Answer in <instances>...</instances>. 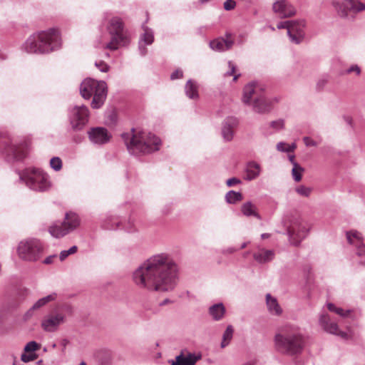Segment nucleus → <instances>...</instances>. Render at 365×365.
<instances>
[{"label":"nucleus","mask_w":365,"mask_h":365,"mask_svg":"<svg viewBox=\"0 0 365 365\" xmlns=\"http://www.w3.org/2000/svg\"><path fill=\"white\" fill-rule=\"evenodd\" d=\"M272 10L282 18H289L296 14L295 8L287 0H275Z\"/></svg>","instance_id":"f3484780"},{"label":"nucleus","mask_w":365,"mask_h":365,"mask_svg":"<svg viewBox=\"0 0 365 365\" xmlns=\"http://www.w3.org/2000/svg\"><path fill=\"white\" fill-rule=\"evenodd\" d=\"M260 165L255 161H250L247 164L245 169L246 175L244 178L248 181L253 180L260 175Z\"/></svg>","instance_id":"cd10ccee"},{"label":"nucleus","mask_w":365,"mask_h":365,"mask_svg":"<svg viewBox=\"0 0 365 365\" xmlns=\"http://www.w3.org/2000/svg\"><path fill=\"white\" fill-rule=\"evenodd\" d=\"M304 169L300 166L298 163H294V166L292 170V175L293 179L296 182H299L302 180V174L304 172Z\"/></svg>","instance_id":"c9c22d12"},{"label":"nucleus","mask_w":365,"mask_h":365,"mask_svg":"<svg viewBox=\"0 0 365 365\" xmlns=\"http://www.w3.org/2000/svg\"><path fill=\"white\" fill-rule=\"evenodd\" d=\"M41 345L35 341L28 342L24 346V351L27 353H34L35 351L39 349Z\"/></svg>","instance_id":"4c0bfd02"},{"label":"nucleus","mask_w":365,"mask_h":365,"mask_svg":"<svg viewBox=\"0 0 365 365\" xmlns=\"http://www.w3.org/2000/svg\"><path fill=\"white\" fill-rule=\"evenodd\" d=\"M241 183V180L237 178H232L227 180L226 185L228 187H232L235 185Z\"/></svg>","instance_id":"8fccbe9b"},{"label":"nucleus","mask_w":365,"mask_h":365,"mask_svg":"<svg viewBox=\"0 0 365 365\" xmlns=\"http://www.w3.org/2000/svg\"><path fill=\"white\" fill-rule=\"evenodd\" d=\"M4 152L9 156L16 160L24 159L27 155V149L25 144L17 145L9 143L4 147Z\"/></svg>","instance_id":"412c9836"},{"label":"nucleus","mask_w":365,"mask_h":365,"mask_svg":"<svg viewBox=\"0 0 365 365\" xmlns=\"http://www.w3.org/2000/svg\"><path fill=\"white\" fill-rule=\"evenodd\" d=\"M87 133L90 141L97 145L106 144L111 138L108 130L103 127L91 128Z\"/></svg>","instance_id":"2eb2a0df"},{"label":"nucleus","mask_w":365,"mask_h":365,"mask_svg":"<svg viewBox=\"0 0 365 365\" xmlns=\"http://www.w3.org/2000/svg\"><path fill=\"white\" fill-rule=\"evenodd\" d=\"M303 141L307 147H316L318 145L315 140L308 136L304 137Z\"/></svg>","instance_id":"49530a36"},{"label":"nucleus","mask_w":365,"mask_h":365,"mask_svg":"<svg viewBox=\"0 0 365 365\" xmlns=\"http://www.w3.org/2000/svg\"><path fill=\"white\" fill-rule=\"evenodd\" d=\"M171 303V301L169 299H165L160 303V306H164L167 304Z\"/></svg>","instance_id":"4d7b16f0"},{"label":"nucleus","mask_w":365,"mask_h":365,"mask_svg":"<svg viewBox=\"0 0 365 365\" xmlns=\"http://www.w3.org/2000/svg\"><path fill=\"white\" fill-rule=\"evenodd\" d=\"M73 312L70 304H63L43 318L41 327L46 332H55L66 322L67 316L72 315Z\"/></svg>","instance_id":"0eeeda50"},{"label":"nucleus","mask_w":365,"mask_h":365,"mask_svg":"<svg viewBox=\"0 0 365 365\" xmlns=\"http://www.w3.org/2000/svg\"><path fill=\"white\" fill-rule=\"evenodd\" d=\"M242 365H254V364L251 361H249V362H246V363L243 364Z\"/></svg>","instance_id":"774afa93"},{"label":"nucleus","mask_w":365,"mask_h":365,"mask_svg":"<svg viewBox=\"0 0 365 365\" xmlns=\"http://www.w3.org/2000/svg\"><path fill=\"white\" fill-rule=\"evenodd\" d=\"M110 23H115V24H118V23H122V22H121V20H120L119 19H118V18H114L113 19H112V21H111Z\"/></svg>","instance_id":"052dcab7"},{"label":"nucleus","mask_w":365,"mask_h":365,"mask_svg":"<svg viewBox=\"0 0 365 365\" xmlns=\"http://www.w3.org/2000/svg\"><path fill=\"white\" fill-rule=\"evenodd\" d=\"M233 45L231 34H227V38H219L210 42V48L216 51H224L230 49Z\"/></svg>","instance_id":"393cba45"},{"label":"nucleus","mask_w":365,"mask_h":365,"mask_svg":"<svg viewBox=\"0 0 365 365\" xmlns=\"http://www.w3.org/2000/svg\"><path fill=\"white\" fill-rule=\"evenodd\" d=\"M327 81L324 79L319 80L317 82V87L319 90H322L324 86L326 85Z\"/></svg>","instance_id":"6e6d98bb"},{"label":"nucleus","mask_w":365,"mask_h":365,"mask_svg":"<svg viewBox=\"0 0 365 365\" xmlns=\"http://www.w3.org/2000/svg\"><path fill=\"white\" fill-rule=\"evenodd\" d=\"M185 93L187 98L197 99L199 93L197 83L191 79L188 80L185 86Z\"/></svg>","instance_id":"2f4dec72"},{"label":"nucleus","mask_w":365,"mask_h":365,"mask_svg":"<svg viewBox=\"0 0 365 365\" xmlns=\"http://www.w3.org/2000/svg\"><path fill=\"white\" fill-rule=\"evenodd\" d=\"M36 358V354L34 353H24L21 354V359L24 362H29Z\"/></svg>","instance_id":"37998d69"},{"label":"nucleus","mask_w":365,"mask_h":365,"mask_svg":"<svg viewBox=\"0 0 365 365\" xmlns=\"http://www.w3.org/2000/svg\"><path fill=\"white\" fill-rule=\"evenodd\" d=\"M270 127L273 128L275 131L282 130L284 127V121L283 119L273 120L270 123Z\"/></svg>","instance_id":"a19ab883"},{"label":"nucleus","mask_w":365,"mask_h":365,"mask_svg":"<svg viewBox=\"0 0 365 365\" xmlns=\"http://www.w3.org/2000/svg\"><path fill=\"white\" fill-rule=\"evenodd\" d=\"M183 72L180 69H177L173 71L170 75L171 80H176L182 78Z\"/></svg>","instance_id":"de8ad7c7"},{"label":"nucleus","mask_w":365,"mask_h":365,"mask_svg":"<svg viewBox=\"0 0 365 365\" xmlns=\"http://www.w3.org/2000/svg\"><path fill=\"white\" fill-rule=\"evenodd\" d=\"M239 120L234 116L227 117L222 123L221 134L225 141L230 142L233 139L235 129L237 127Z\"/></svg>","instance_id":"aec40b11"},{"label":"nucleus","mask_w":365,"mask_h":365,"mask_svg":"<svg viewBox=\"0 0 365 365\" xmlns=\"http://www.w3.org/2000/svg\"><path fill=\"white\" fill-rule=\"evenodd\" d=\"M95 66L101 71V72H107L109 70V66L104 61H101L95 63Z\"/></svg>","instance_id":"c03bdc74"},{"label":"nucleus","mask_w":365,"mask_h":365,"mask_svg":"<svg viewBox=\"0 0 365 365\" xmlns=\"http://www.w3.org/2000/svg\"><path fill=\"white\" fill-rule=\"evenodd\" d=\"M50 166L55 171H59L62 168V160L58 157H53L50 160Z\"/></svg>","instance_id":"58836bf2"},{"label":"nucleus","mask_w":365,"mask_h":365,"mask_svg":"<svg viewBox=\"0 0 365 365\" xmlns=\"http://www.w3.org/2000/svg\"><path fill=\"white\" fill-rule=\"evenodd\" d=\"M286 148H287V144L285 143L279 142L277 145V149L279 151L285 152Z\"/></svg>","instance_id":"603ef678"},{"label":"nucleus","mask_w":365,"mask_h":365,"mask_svg":"<svg viewBox=\"0 0 365 365\" xmlns=\"http://www.w3.org/2000/svg\"><path fill=\"white\" fill-rule=\"evenodd\" d=\"M241 212L246 217H254L258 220H261V216L257 212L255 205L251 201L244 202L241 206Z\"/></svg>","instance_id":"c756f323"},{"label":"nucleus","mask_w":365,"mask_h":365,"mask_svg":"<svg viewBox=\"0 0 365 365\" xmlns=\"http://www.w3.org/2000/svg\"><path fill=\"white\" fill-rule=\"evenodd\" d=\"M289 159L290 162L292 163V164L293 165V167L294 166V163H297L294 160V155H290V156H289Z\"/></svg>","instance_id":"bf43d9fd"},{"label":"nucleus","mask_w":365,"mask_h":365,"mask_svg":"<svg viewBox=\"0 0 365 365\" xmlns=\"http://www.w3.org/2000/svg\"><path fill=\"white\" fill-rule=\"evenodd\" d=\"M62 39L59 30L51 28L31 35L22 46L28 53H48L61 48Z\"/></svg>","instance_id":"7ed1b4c3"},{"label":"nucleus","mask_w":365,"mask_h":365,"mask_svg":"<svg viewBox=\"0 0 365 365\" xmlns=\"http://www.w3.org/2000/svg\"><path fill=\"white\" fill-rule=\"evenodd\" d=\"M57 298V294L53 292L44 297L39 299L36 301L34 304L26 312L25 318L29 319L32 317L34 310L38 309L42 307L45 306L48 303L56 300Z\"/></svg>","instance_id":"bb28decb"},{"label":"nucleus","mask_w":365,"mask_h":365,"mask_svg":"<svg viewBox=\"0 0 365 365\" xmlns=\"http://www.w3.org/2000/svg\"><path fill=\"white\" fill-rule=\"evenodd\" d=\"M78 247L77 246L74 245L72 246L70 249L68 250H63L60 253V260L62 262L66 259V258L69 256L70 255L74 254L77 252Z\"/></svg>","instance_id":"ea45409f"},{"label":"nucleus","mask_w":365,"mask_h":365,"mask_svg":"<svg viewBox=\"0 0 365 365\" xmlns=\"http://www.w3.org/2000/svg\"><path fill=\"white\" fill-rule=\"evenodd\" d=\"M19 175L20 180L34 191H46L51 185L48 175L39 168H28Z\"/></svg>","instance_id":"423d86ee"},{"label":"nucleus","mask_w":365,"mask_h":365,"mask_svg":"<svg viewBox=\"0 0 365 365\" xmlns=\"http://www.w3.org/2000/svg\"><path fill=\"white\" fill-rule=\"evenodd\" d=\"M311 188L305 187L304 185L299 186L296 188V192L304 197H309L311 194Z\"/></svg>","instance_id":"79ce46f5"},{"label":"nucleus","mask_w":365,"mask_h":365,"mask_svg":"<svg viewBox=\"0 0 365 365\" xmlns=\"http://www.w3.org/2000/svg\"><path fill=\"white\" fill-rule=\"evenodd\" d=\"M269 237V234L268 233H263L261 235V237L262 239H266V238H268Z\"/></svg>","instance_id":"680f3d73"},{"label":"nucleus","mask_w":365,"mask_h":365,"mask_svg":"<svg viewBox=\"0 0 365 365\" xmlns=\"http://www.w3.org/2000/svg\"><path fill=\"white\" fill-rule=\"evenodd\" d=\"M225 201L228 204H236L242 200V194L240 192L235 190H230L227 192L225 197Z\"/></svg>","instance_id":"473e14b6"},{"label":"nucleus","mask_w":365,"mask_h":365,"mask_svg":"<svg viewBox=\"0 0 365 365\" xmlns=\"http://www.w3.org/2000/svg\"><path fill=\"white\" fill-rule=\"evenodd\" d=\"M275 256V252L272 250H266L262 247H258L257 251L253 254L254 259L259 264H265L271 262Z\"/></svg>","instance_id":"a878e982"},{"label":"nucleus","mask_w":365,"mask_h":365,"mask_svg":"<svg viewBox=\"0 0 365 365\" xmlns=\"http://www.w3.org/2000/svg\"><path fill=\"white\" fill-rule=\"evenodd\" d=\"M356 72L357 75H359L361 73V69L357 65H353L349 68L347 69V73Z\"/></svg>","instance_id":"3c124183"},{"label":"nucleus","mask_w":365,"mask_h":365,"mask_svg":"<svg viewBox=\"0 0 365 365\" xmlns=\"http://www.w3.org/2000/svg\"><path fill=\"white\" fill-rule=\"evenodd\" d=\"M327 308L330 312H335L338 315L345 317L349 315L350 313V310H344L342 308L336 307L334 304L329 303L327 304Z\"/></svg>","instance_id":"e433bc0d"},{"label":"nucleus","mask_w":365,"mask_h":365,"mask_svg":"<svg viewBox=\"0 0 365 365\" xmlns=\"http://www.w3.org/2000/svg\"><path fill=\"white\" fill-rule=\"evenodd\" d=\"M43 252L42 242L36 238H29L21 241L17 247L19 257L23 261L35 262L38 261Z\"/></svg>","instance_id":"6e6552de"},{"label":"nucleus","mask_w":365,"mask_h":365,"mask_svg":"<svg viewBox=\"0 0 365 365\" xmlns=\"http://www.w3.org/2000/svg\"><path fill=\"white\" fill-rule=\"evenodd\" d=\"M120 221H119L117 218L110 216L107 217L106 220L103 222V227L106 230H115L120 228Z\"/></svg>","instance_id":"72a5a7b5"},{"label":"nucleus","mask_w":365,"mask_h":365,"mask_svg":"<svg viewBox=\"0 0 365 365\" xmlns=\"http://www.w3.org/2000/svg\"><path fill=\"white\" fill-rule=\"evenodd\" d=\"M107 92V85L103 81L86 78L80 85V93L84 99L93 97L91 105L94 109L100 108L104 104Z\"/></svg>","instance_id":"39448f33"},{"label":"nucleus","mask_w":365,"mask_h":365,"mask_svg":"<svg viewBox=\"0 0 365 365\" xmlns=\"http://www.w3.org/2000/svg\"><path fill=\"white\" fill-rule=\"evenodd\" d=\"M319 323L323 329L329 334L339 336L343 339H346L348 336L347 333L340 331L337 323L331 321L329 316L327 314H321Z\"/></svg>","instance_id":"dca6fc26"},{"label":"nucleus","mask_w":365,"mask_h":365,"mask_svg":"<svg viewBox=\"0 0 365 365\" xmlns=\"http://www.w3.org/2000/svg\"><path fill=\"white\" fill-rule=\"evenodd\" d=\"M121 137L132 155L148 154L160 149V138L151 133L132 128L130 133H123Z\"/></svg>","instance_id":"20e7f679"},{"label":"nucleus","mask_w":365,"mask_h":365,"mask_svg":"<svg viewBox=\"0 0 365 365\" xmlns=\"http://www.w3.org/2000/svg\"><path fill=\"white\" fill-rule=\"evenodd\" d=\"M6 58V56L0 51V60H4Z\"/></svg>","instance_id":"e2e57ef3"},{"label":"nucleus","mask_w":365,"mask_h":365,"mask_svg":"<svg viewBox=\"0 0 365 365\" xmlns=\"http://www.w3.org/2000/svg\"><path fill=\"white\" fill-rule=\"evenodd\" d=\"M228 66H229L230 70L225 73V76H231L234 75V73L235 72L236 67L232 61L228 62Z\"/></svg>","instance_id":"09e8293b"},{"label":"nucleus","mask_w":365,"mask_h":365,"mask_svg":"<svg viewBox=\"0 0 365 365\" xmlns=\"http://www.w3.org/2000/svg\"><path fill=\"white\" fill-rule=\"evenodd\" d=\"M270 29V30H271V31H272L275 30L274 27H273V26H271V25H269V26H267V27H265V28H264V29Z\"/></svg>","instance_id":"0e129e2a"},{"label":"nucleus","mask_w":365,"mask_h":365,"mask_svg":"<svg viewBox=\"0 0 365 365\" xmlns=\"http://www.w3.org/2000/svg\"><path fill=\"white\" fill-rule=\"evenodd\" d=\"M248 242H244L240 246V249H245L247 246Z\"/></svg>","instance_id":"69168bd1"},{"label":"nucleus","mask_w":365,"mask_h":365,"mask_svg":"<svg viewBox=\"0 0 365 365\" xmlns=\"http://www.w3.org/2000/svg\"><path fill=\"white\" fill-rule=\"evenodd\" d=\"M290 243L297 246L307 237L309 227L299 216L292 215L284 221Z\"/></svg>","instance_id":"1a4fd4ad"},{"label":"nucleus","mask_w":365,"mask_h":365,"mask_svg":"<svg viewBox=\"0 0 365 365\" xmlns=\"http://www.w3.org/2000/svg\"><path fill=\"white\" fill-rule=\"evenodd\" d=\"M233 333H234V329H233L232 326H231V325L227 326L226 330L225 331V332L223 333V335H222V341L221 342L222 348H224L229 344L230 340L232 338Z\"/></svg>","instance_id":"f704fd0d"},{"label":"nucleus","mask_w":365,"mask_h":365,"mask_svg":"<svg viewBox=\"0 0 365 365\" xmlns=\"http://www.w3.org/2000/svg\"><path fill=\"white\" fill-rule=\"evenodd\" d=\"M142 29L143 33L138 41V51L140 56H145L148 53L146 46L151 45L154 41V34L153 31L145 25H143Z\"/></svg>","instance_id":"6ab92c4d"},{"label":"nucleus","mask_w":365,"mask_h":365,"mask_svg":"<svg viewBox=\"0 0 365 365\" xmlns=\"http://www.w3.org/2000/svg\"><path fill=\"white\" fill-rule=\"evenodd\" d=\"M297 148V145L295 143H292L291 145L287 144V148L285 150V153H291L293 152Z\"/></svg>","instance_id":"5fc2aeb1"},{"label":"nucleus","mask_w":365,"mask_h":365,"mask_svg":"<svg viewBox=\"0 0 365 365\" xmlns=\"http://www.w3.org/2000/svg\"><path fill=\"white\" fill-rule=\"evenodd\" d=\"M344 3L333 1L332 5L339 16L347 17L348 13L358 14L365 11V3L361 0H343Z\"/></svg>","instance_id":"ddd939ff"},{"label":"nucleus","mask_w":365,"mask_h":365,"mask_svg":"<svg viewBox=\"0 0 365 365\" xmlns=\"http://www.w3.org/2000/svg\"><path fill=\"white\" fill-rule=\"evenodd\" d=\"M236 3L234 0H226L224 2L223 6L226 11H230L235 9Z\"/></svg>","instance_id":"a18cd8bd"},{"label":"nucleus","mask_w":365,"mask_h":365,"mask_svg":"<svg viewBox=\"0 0 365 365\" xmlns=\"http://www.w3.org/2000/svg\"><path fill=\"white\" fill-rule=\"evenodd\" d=\"M260 95H263L262 88L257 83L251 82L244 87L242 101L245 105L251 106L255 98Z\"/></svg>","instance_id":"a211bd4d"},{"label":"nucleus","mask_w":365,"mask_h":365,"mask_svg":"<svg viewBox=\"0 0 365 365\" xmlns=\"http://www.w3.org/2000/svg\"><path fill=\"white\" fill-rule=\"evenodd\" d=\"M266 303L268 310L272 314L279 316L282 313V309L277 299L272 297L270 294H267L266 295Z\"/></svg>","instance_id":"7c9ffc66"},{"label":"nucleus","mask_w":365,"mask_h":365,"mask_svg":"<svg viewBox=\"0 0 365 365\" xmlns=\"http://www.w3.org/2000/svg\"><path fill=\"white\" fill-rule=\"evenodd\" d=\"M110 41L106 44L105 48L115 51L119 46H125L130 40V33L124 28L123 24H109L107 28Z\"/></svg>","instance_id":"9d476101"},{"label":"nucleus","mask_w":365,"mask_h":365,"mask_svg":"<svg viewBox=\"0 0 365 365\" xmlns=\"http://www.w3.org/2000/svg\"><path fill=\"white\" fill-rule=\"evenodd\" d=\"M68 344V341L67 339L62 340L61 345L63 346V350L66 349Z\"/></svg>","instance_id":"13d9d810"},{"label":"nucleus","mask_w":365,"mask_h":365,"mask_svg":"<svg viewBox=\"0 0 365 365\" xmlns=\"http://www.w3.org/2000/svg\"><path fill=\"white\" fill-rule=\"evenodd\" d=\"M226 312V309L222 302L215 304L209 307L208 313L215 321L221 320Z\"/></svg>","instance_id":"c85d7f7f"},{"label":"nucleus","mask_w":365,"mask_h":365,"mask_svg":"<svg viewBox=\"0 0 365 365\" xmlns=\"http://www.w3.org/2000/svg\"><path fill=\"white\" fill-rule=\"evenodd\" d=\"M79 224V217L76 213L67 212L63 221L54 223L49 227L48 231L53 237L60 238L73 231Z\"/></svg>","instance_id":"9b49d317"},{"label":"nucleus","mask_w":365,"mask_h":365,"mask_svg":"<svg viewBox=\"0 0 365 365\" xmlns=\"http://www.w3.org/2000/svg\"><path fill=\"white\" fill-rule=\"evenodd\" d=\"M274 340L278 352L291 356L300 354L306 343L302 329L293 324H286L280 327Z\"/></svg>","instance_id":"f03ea898"},{"label":"nucleus","mask_w":365,"mask_h":365,"mask_svg":"<svg viewBox=\"0 0 365 365\" xmlns=\"http://www.w3.org/2000/svg\"><path fill=\"white\" fill-rule=\"evenodd\" d=\"M236 250H235V249H234V248H229V249L227 250V252H228L229 253H232V252H235Z\"/></svg>","instance_id":"338daca9"},{"label":"nucleus","mask_w":365,"mask_h":365,"mask_svg":"<svg viewBox=\"0 0 365 365\" xmlns=\"http://www.w3.org/2000/svg\"><path fill=\"white\" fill-rule=\"evenodd\" d=\"M56 257V255H50L47 257L44 260L43 263L46 264H50L53 262V259Z\"/></svg>","instance_id":"864d4df0"},{"label":"nucleus","mask_w":365,"mask_h":365,"mask_svg":"<svg viewBox=\"0 0 365 365\" xmlns=\"http://www.w3.org/2000/svg\"><path fill=\"white\" fill-rule=\"evenodd\" d=\"M200 358V356H197L195 354L189 352L185 355L183 351H181L175 360H169L168 362L170 365H195Z\"/></svg>","instance_id":"b1692460"},{"label":"nucleus","mask_w":365,"mask_h":365,"mask_svg":"<svg viewBox=\"0 0 365 365\" xmlns=\"http://www.w3.org/2000/svg\"><path fill=\"white\" fill-rule=\"evenodd\" d=\"M253 110L260 114L269 113L273 108L272 101L267 98L264 94L255 98L251 104Z\"/></svg>","instance_id":"4be33fe9"},{"label":"nucleus","mask_w":365,"mask_h":365,"mask_svg":"<svg viewBox=\"0 0 365 365\" xmlns=\"http://www.w3.org/2000/svg\"><path fill=\"white\" fill-rule=\"evenodd\" d=\"M346 235L349 243L356 246V255L365 257V245L362 242L361 235L357 231H349Z\"/></svg>","instance_id":"5701e85b"},{"label":"nucleus","mask_w":365,"mask_h":365,"mask_svg":"<svg viewBox=\"0 0 365 365\" xmlns=\"http://www.w3.org/2000/svg\"><path fill=\"white\" fill-rule=\"evenodd\" d=\"M133 281L140 289L167 292L175 289L179 281V267L165 252L152 255L133 272Z\"/></svg>","instance_id":"f257e3e1"},{"label":"nucleus","mask_w":365,"mask_h":365,"mask_svg":"<svg viewBox=\"0 0 365 365\" xmlns=\"http://www.w3.org/2000/svg\"><path fill=\"white\" fill-rule=\"evenodd\" d=\"M90 113L84 105L75 106L69 110V122L73 131H81L89 120Z\"/></svg>","instance_id":"f8f14e48"},{"label":"nucleus","mask_w":365,"mask_h":365,"mask_svg":"<svg viewBox=\"0 0 365 365\" xmlns=\"http://www.w3.org/2000/svg\"><path fill=\"white\" fill-rule=\"evenodd\" d=\"M304 26L305 24H277V29H286L290 41L298 44L304 38Z\"/></svg>","instance_id":"4468645a"}]
</instances>
